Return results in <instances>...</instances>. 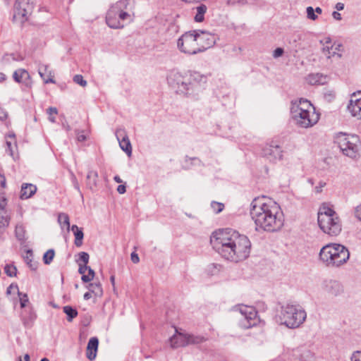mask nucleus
I'll use <instances>...</instances> for the list:
<instances>
[{
	"label": "nucleus",
	"mask_w": 361,
	"mask_h": 361,
	"mask_svg": "<svg viewBox=\"0 0 361 361\" xmlns=\"http://www.w3.org/2000/svg\"><path fill=\"white\" fill-rule=\"evenodd\" d=\"M250 216L256 230L276 232L283 226V216L280 206L264 197H257L251 202Z\"/></svg>",
	"instance_id": "obj_1"
},
{
	"label": "nucleus",
	"mask_w": 361,
	"mask_h": 361,
	"mask_svg": "<svg viewBox=\"0 0 361 361\" xmlns=\"http://www.w3.org/2000/svg\"><path fill=\"white\" fill-rule=\"evenodd\" d=\"M13 78L17 82H23L27 87H30L32 84L29 73L23 68L18 69L13 73Z\"/></svg>",
	"instance_id": "obj_24"
},
{
	"label": "nucleus",
	"mask_w": 361,
	"mask_h": 361,
	"mask_svg": "<svg viewBox=\"0 0 361 361\" xmlns=\"http://www.w3.org/2000/svg\"><path fill=\"white\" fill-rule=\"evenodd\" d=\"M116 137L122 150L124 151L128 156H130L132 154V146L125 131L123 130H117Z\"/></svg>",
	"instance_id": "obj_22"
},
{
	"label": "nucleus",
	"mask_w": 361,
	"mask_h": 361,
	"mask_svg": "<svg viewBox=\"0 0 361 361\" xmlns=\"http://www.w3.org/2000/svg\"><path fill=\"white\" fill-rule=\"evenodd\" d=\"M290 116L294 123L302 128H311L319 120V114L314 106L302 98L291 102Z\"/></svg>",
	"instance_id": "obj_2"
},
{
	"label": "nucleus",
	"mask_w": 361,
	"mask_h": 361,
	"mask_svg": "<svg viewBox=\"0 0 361 361\" xmlns=\"http://www.w3.org/2000/svg\"><path fill=\"white\" fill-rule=\"evenodd\" d=\"M99 340L97 337H92L87 343L86 355L90 360H94L97 356Z\"/></svg>",
	"instance_id": "obj_25"
},
{
	"label": "nucleus",
	"mask_w": 361,
	"mask_h": 361,
	"mask_svg": "<svg viewBox=\"0 0 361 361\" xmlns=\"http://www.w3.org/2000/svg\"><path fill=\"white\" fill-rule=\"evenodd\" d=\"M10 217L7 212H0V230L3 228H6L9 225Z\"/></svg>",
	"instance_id": "obj_36"
},
{
	"label": "nucleus",
	"mask_w": 361,
	"mask_h": 361,
	"mask_svg": "<svg viewBox=\"0 0 361 361\" xmlns=\"http://www.w3.org/2000/svg\"><path fill=\"white\" fill-rule=\"evenodd\" d=\"M77 140L79 142H83L86 140V136L82 133H78L77 134Z\"/></svg>",
	"instance_id": "obj_62"
},
{
	"label": "nucleus",
	"mask_w": 361,
	"mask_h": 361,
	"mask_svg": "<svg viewBox=\"0 0 361 361\" xmlns=\"http://www.w3.org/2000/svg\"><path fill=\"white\" fill-rule=\"evenodd\" d=\"M318 224L320 229L330 236L338 235L342 230L341 221L338 214L326 204L319 208Z\"/></svg>",
	"instance_id": "obj_5"
},
{
	"label": "nucleus",
	"mask_w": 361,
	"mask_h": 361,
	"mask_svg": "<svg viewBox=\"0 0 361 361\" xmlns=\"http://www.w3.org/2000/svg\"><path fill=\"white\" fill-rule=\"evenodd\" d=\"M98 178V173L97 171L90 170L87 175V187L93 190L97 186Z\"/></svg>",
	"instance_id": "obj_28"
},
{
	"label": "nucleus",
	"mask_w": 361,
	"mask_h": 361,
	"mask_svg": "<svg viewBox=\"0 0 361 361\" xmlns=\"http://www.w3.org/2000/svg\"><path fill=\"white\" fill-rule=\"evenodd\" d=\"M211 207L212 208L213 211L218 214L224 210V204L213 201L211 203Z\"/></svg>",
	"instance_id": "obj_41"
},
{
	"label": "nucleus",
	"mask_w": 361,
	"mask_h": 361,
	"mask_svg": "<svg viewBox=\"0 0 361 361\" xmlns=\"http://www.w3.org/2000/svg\"><path fill=\"white\" fill-rule=\"evenodd\" d=\"M9 140L13 142V145L15 147H16V135L13 133H9L6 136V140Z\"/></svg>",
	"instance_id": "obj_56"
},
{
	"label": "nucleus",
	"mask_w": 361,
	"mask_h": 361,
	"mask_svg": "<svg viewBox=\"0 0 361 361\" xmlns=\"http://www.w3.org/2000/svg\"><path fill=\"white\" fill-rule=\"evenodd\" d=\"M193 33L196 38L200 53L204 52L216 44L217 37L209 32L202 30H195Z\"/></svg>",
	"instance_id": "obj_14"
},
{
	"label": "nucleus",
	"mask_w": 361,
	"mask_h": 361,
	"mask_svg": "<svg viewBox=\"0 0 361 361\" xmlns=\"http://www.w3.org/2000/svg\"><path fill=\"white\" fill-rule=\"evenodd\" d=\"M283 54V49L282 48H276L274 51V53H273V56L274 58H278L281 56H282V54Z\"/></svg>",
	"instance_id": "obj_54"
},
{
	"label": "nucleus",
	"mask_w": 361,
	"mask_h": 361,
	"mask_svg": "<svg viewBox=\"0 0 361 361\" xmlns=\"http://www.w3.org/2000/svg\"><path fill=\"white\" fill-rule=\"evenodd\" d=\"M322 290L329 297H337L343 293L342 284L336 280H324L322 283Z\"/></svg>",
	"instance_id": "obj_16"
},
{
	"label": "nucleus",
	"mask_w": 361,
	"mask_h": 361,
	"mask_svg": "<svg viewBox=\"0 0 361 361\" xmlns=\"http://www.w3.org/2000/svg\"><path fill=\"white\" fill-rule=\"evenodd\" d=\"M114 9H116L117 11L126 12L134 18V0H120L113 4L111 6Z\"/></svg>",
	"instance_id": "obj_19"
},
{
	"label": "nucleus",
	"mask_w": 361,
	"mask_h": 361,
	"mask_svg": "<svg viewBox=\"0 0 361 361\" xmlns=\"http://www.w3.org/2000/svg\"><path fill=\"white\" fill-rule=\"evenodd\" d=\"M89 254L85 252H81L79 254V260L83 262V264H87L89 262Z\"/></svg>",
	"instance_id": "obj_47"
},
{
	"label": "nucleus",
	"mask_w": 361,
	"mask_h": 361,
	"mask_svg": "<svg viewBox=\"0 0 361 361\" xmlns=\"http://www.w3.org/2000/svg\"><path fill=\"white\" fill-rule=\"evenodd\" d=\"M251 243L248 238L231 228H227V261L239 262L250 253Z\"/></svg>",
	"instance_id": "obj_3"
},
{
	"label": "nucleus",
	"mask_w": 361,
	"mask_h": 361,
	"mask_svg": "<svg viewBox=\"0 0 361 361\" xmlns=\"http://www.w3.org/2000/svg\"><path fill=\"white\" fill-rule=\"evenodd\" d=\"M7 204L6 198L4 196H0V212H7L6 209V206Z\"/></svg>",
	"instance_id": "obj_48"
},
{
	"label": "nucleus",
	"mask_w": 361,
	"mask_h": 361,
	"mask_svg": "<svg viewBox=\"0 0 361 361\" xmlns=\"http://www.w3.org/2000/svg\"><path fill=\"white\" fill-rule=\"evenodd\" d=\"M38 73L40 77L44 80V82L47 83H55V80L53 77V72L49 68V66L47 64H39L38 67Z\"/></svg>",
	"instance_id": "obj_23"
},
{
	"label": "nucleus",
	"mask_w": 361,
	"mask_h": 361,
	"mask_svg": "<svg viewBox=\"0 0 361 361\" xmlns=\"http://www.w3.org/2000/svg\"><path fill=\"white\" fill-rule=\"evenodd\" d=\"M47 114L49 115V120L51 123H54L56 121V118L54 116H53V114H58L57 109L56 107H49L47 109Z\"/></svg>",
	"instance_id": "obj_45"
},
{
	"label": "nucleus",
	"mask_w": 361,
	"mask_h": 361,
	"mask_svg": "<svg viewBox=\"0 0 361 361\" xmlns=\"http://www.w3.org/2000/svg\"><path fill=\"white\" fill-rule=\"evenodd\" d=\"M187 80L186 73H182L176 71H171L167 76V82L169 85L173 89L176 93L179 89L184 90L183 88V80Z\"/></svg>",
	"instance_id": "obj_18"
},
{
	"label": "nucleus",
	"mask_w": 361,
	"mask_h": 361,
	"mask_svg": "<svg viewBox=\"0 0 361 361\" xmlns=\"http://www.w3.org/2000/svg\"><path fill=\"white\" fill-rule=\"evenodd\" d=\"M58 221L62 228L66 226L68 231L70 230V221L68 214L65 213L59 214L58 216Z\"/></svg>",
	"instance_id": "obj_34"
},
{
	"label": "nucleus",
	"mask_w": 361,
	"mask_h": 361,
	"mask_svg": "<svg viewBox=\"0 0 361 361\" xmlns=\"http://www.w3.org/2000/svg\"><path fill=\"white\" fill-rule=\"evenodd\" d=\"M350 257L348 249L341 244L329 243L323 246L319 253V261L330 268L339 267Z\"/></svg>",
	"instance_id": "obj_4"
},
{
	"label": "nucleus",
	"mask_w": 361,
	"mask_h": 361,
	"mask_svg": "<svg viewBox=\"0 0 361 361\" xmlns=\"http://www.w3.org/2000/svg\"><path fill=\"white\" fill-rule=\"evenodd\" d=\"M6 178L4 175L0 174V188L1 189H4L6 188Z\"/></svg>",
	"instance_id": "obj_59"
},
{
	"label": "nucleus",
	"mask_w": 361,
	"mask_h": 361,
	"mask_svg": "<svg viewBox=\"0 0 361 361\" xmlns=\"http://www.w3.org/2000/svg\"><path fill=\"white\" fill-rule=\"evenodd\" d=\"M15 235L17 240L20 243H24L27 240L25 228L22 223L16 224L15 228Z\"/></svg>",
	"instance_id": "obj_29"
},
{
	"label": "nucleus",
	"mask_w": 361,
	"mask_h": 361,
	"mask_svg": "<svg viewBox=\"0 0 361 361\" xmlns=\"http://www.w3.org/2000/svg\"><path fill=\"white\" fill-rule=\"evenodd\" d=\"M72 181H73L74 188L79 192L80 195L82 196V192H81L80 189L79 183H78L77 179H76V178H75V176L74 175H73Z\"/></svg>",
	"instance_id": "obj_53"
},
{
	"label": "nucleus",
	"mask_w": 361,
	"mask_h": 361,
	"mask_svg": "<svg viewBox=\"0 0 361 361\" xmlns=\"http://www.w3.org/2000/svg\"><path fill=\"white\" fill-rule=\"evenodd\" d=\"M4 271L7 276L12 277L16 275L17 269L13 264H6L4 267Z\"/></svg>",
	"instance_id": "obj_39"
},
{
	"label": "nucleus",
	"mask_w": 361,
	"mask_h": 361,
	"mask_svg": "<svg viewBox=\"0 0 361 361\" xmlns=\"http://www.w3.org/2000/svg\"><path fill=\"white\" fill-rule=\"evenodd\" d=\"M133 18L129 13L117 11L116 9L110 7L106 16V22L111 28L121 29L124 27L126 22L130 23Z\"/></svg>",
	"instance_id": "obj_12"
},
{
	"label": "nucleus",
	"mask_w": 361,
	"mask_h": 361,
	"mask_svg": "<svg viewBox=\"0 0 361 361\" xmlns=\"http://www.w3.org/2000/svg\"><path fill=\"white\" fill-rule=\"evenodd\" d=\"M33 6L28 0H17L14 5L13 21L22 25L32 13Z\"/></svg>",
	"instance_id": "obj_13"
},
{
	"label": "nucleus",
	"mask_w": 361,
	"mask_h": 361,
	"mask_svg": "<svg viewBox=\"0 0 361 361\" xmlns=\"http://www.w3.org/2000/svg\"><path fill=\"white\" fill-rule=\"evenodd\" d=\"M78 265H79L78 272L80 274H82V276L85 275V273L86 271H87V268H89V267L87 266L86 264H81L80 263H78Z\"/></svg>",
	"instance_id": "obj_52"
},
{
	"label": "nucleus",
	"mask_w": 361,
	"mask_h": 361,
	"mask_svg": "<svg viewBox=\"0 0 361 361\" xmlns=\"http://www.w3.org/2000/svg\"><path fill=\"white\" fill-rule=\"evenodd\" d=\"M55 255V252L53 249L48 250L43 256V261L45 264H49Z\"/></svg>",
	"instance_id": "obj_37"
},
{
	"label": "nucleus",
	"mask_w": 361,
	"mask_h": 361,
	"mask_svg": "<svg viewBox=\"0 0 361 361\" xmlns=\"http://www.w3.org/2000/svg\"><path fill=\"white\" fill-rule=\"evenodd\" d=\"M247 2V0H228L227 4H238L240 6L245 5Z\"/></svg>",
	"instance_id": "obj_49"
},
{
	"label": "nucleus",
	"mask_w": 361,
	"mask_h": 361,
	"mask_svg": "<svg viewBox=\"0 0 361 361\" xmlns=\"http://www.w3.org/2000/svg\"><path fill=\"white\" fill-rule=\"evenodd\" d=\"M355 216L357 219L361 221V204L355 207Z\"/></svg>",
	"instance_id": "obj_55"
},
{
	"label": "nucleus",
	"mask_w": 361,
	"mask_h": 361,
	"mask_svg": "<svg viewBox=\"0 0 361 361\" xmlns=\"http://www.w3.org/2000/svg\"><path fill=\"white\" fill-rule=\"evenodd\" d=\"M332 17L336 20H341L342 19L341 14L338 11H333Z\"/></svg>",
	"instance_id": "obj_61"
},
{
	"label": "nucleus",
	"mask_w": 361,
	"mask_h": 361,
	"mask_svg": "<svg viewBox=\"0 0 361 361\" xmlns=\"http://www.w3.org/2000/svg\"><path fill=\"white\" fill-rule=\"evenodd\" d=\"M262 154L271 162H276L283 159V150L278 145H267L263 149Z\"/></svg>",
	"instance_id": "obj_17"
},
{
	"label": "nucleus",
	"mask_w": 361,
	"mask_h": 361,
	"mask_svg": "<svg viewBox=\"0 0 361 361\" xmlns=\"http://www.w3.org/2000/svg\"><path fill=\"white\" fill-rule=\"evenodd\" d=\"M351 361H361V352H355L351 356Z\"/></svg>",
	"instance_id": "obj_51"
},
{
	"label": "nucleus",
	"mask_w": 361,
	"mask_h": 361,
	"mask_svg": "<svg viewBox=\"0 0 361 361\" xmlns=\"http://www.w3.org/2000/svg\"><path fill=\"white\" fill-rule=\"evenodd\" d=\"M307 16L309 19L315 20L318 16L315 14L314 9L312 6H308L306 9Z\"/></svg>",
	"instance_id": "obj_44"
},
{
	"label": "nucleus",
	"mask_w": 361,
	"mask_h": 361,
	"mask_svg": "<svg viewBox=\"0 0 361 361\" xmlns=\"http://www.w3.org/2000/svg\"><path fill=\"white\" fill-rule=\"evenodd\" d=\"M210 243L216 252L224 257L226 252V230L219 228L213 231L210 236Z\"/></svg>",
	"instance_id": "obj_15"
},
{
	"label": "nucleus",
	"mask_w": 361,
	"mask_h": 361,
	"mask_svg": "<svg viewBox=\"0 0 361 361\" xmlns=\"http://www.w3.org/2000/svg\"><path fill=\"white\" fill-rule=\"evenodd\" d=\"M18 295L20 297V307L22 308L25 307L28 302V297L26 293H22L18 290Z\"/></svg>",
	"instance_id": "obj_43"
},
{
	"label": "nucleus",
	"mask_w": 361,
	"mask_h": 361,
	"mask_svg": "<svg viewBox=\"0 0 361 361\" xmlns=\"http://www.w3.org/2000/svg\"><path fill=\"white\" fill-rule=\"evenodd\" d=\"M326 185V183L324 182V181H320L318 184V185H317L315 188H314V192L316 193H320L322 191V188L324 187H325Z\"/></svg>",
	"instance_id": "obj_50"
},
{
	"label": "nucleus",
	"mask_w": 361,
	"mask_h": 361,
	"mask_svg": "<svg viewBox=\"0 0 361 361\" xmlns=\"http://www.w3.org/2000/svg\"><path fill=\"white\" fill-rule=\"evenodd\" d=\"M334 49V45H331V47L326 45L324 46L322 49V51L325 56H326L327 58H331V56H334L336 55V51H333Z\"/></svg>",
	"instance_id": "obj_42"
},
{
	"label": "nucleus",
	"mask_w": 361,
	"mask_h": 361,
	"mask_svg": "<svg viewBox=\"0 0 361 361\" xmlns=\"http://www.w3.org/2000/svg\"><path fill=\"white\" fill-rule=\"evenodd\" d=\"M177 48L180 52L188 55L200 53L193 30L185 32L178 38Z\"/></svg>",
	"instance_id": "obj_11"
},
{
	"label": "nucleus",
	"mask_w": 361,
	"mask_h": 361,
	"mask_svg": "<svg viewBox=\"0 0 361 361\" xmlns=\"http://www.w3.org/2000/svg\"><path fill=\"white\" fill-rule=\"evenodd\" d=\"M73 81L82 87H85L87 85V81L83 79V77L81 75H75L73 77Z\"/></svg>",
	"instance_id": "obj_46"
},
{
	"label": "nucleus",
	"mask_w": 361,
	"mask_h": 361,
	"mask_svg": "<svg viewBox=\"0 0 361 361\" xmlns=\"http://www.w3.org/2000/svg\"><path fill=\"white\" fill-rule=\"evenodd\" d=\"M176 333L170 338L169 343L172 348L185 347L190 344H198L204 342L206 339L201 336H195L179 332L175 329Z\"/></svg>",
	"instance_id": "obj_10"
},
{
	"label": "nucleus",
	"mask_w": 361,
	"mask_h": 361,
	"mask_svg": "<svg viewBox=\"0 0 361 361\" xmlns=\"http://www.w3.org/2000/svg\"><path fill=\"white\" fill-rule=\"evenodd\" d=\"M11 290H18V286L17 285H13V284L10 285L8 287V288H7V290H6L7 293L10 294L11 292Z\"/></svg>",
	"instance_id": "obj_64"
},
{
	"label": "nucleus",
	"mask_w": 361,
	"mask_h": 361,
	"mask_svg": "<svg viewBox=\"0 0 361 361\" xmlns=\"http://www.w3.org/2000/svg\"><path fill=\"white\" fill-rule=\"evenodd\" d=\"M187 80H183V88L179 89L178 94L185 96H195L202 89L203 85L207 82L208 75L202 74L197 71H190L186 73Z\"/></svg>",
	"instance_id": "obj_8"
},
{
	"label": "nucleus",
	"mask_w": 361,
	"mask_h": 361,
	"mask_svg": "<svg viewBox=\"0 0 361 361\" xmlns=\"http://www.w3.org/2000/svg\"><path fill=\"white\" fill-rule=\"evenodd\" d=\"M75 235V245L76 247H80L82 245V239L84 233L82 229L79 228L77 225H73L71 227Z\"/></svg>",
	"instance_id": "obj_30"
},
{
	"label": "nucleus",
	"mask_w": 361,
	"mask_h": 361,
	"mask_svg": "<svg viewBox=\"0 0 361 361\" xmlns=\"http://www.w3.org/2000/svg\"><path fill=\"white\" fill-rule=\"evenodd\" d=\"M6 151L9 154V155L15 160L18 157H16L14 154V149L17 148V146L15 147L13 145V142L9 140H6Z\"/></svg>",
	"instance_id": "obj_38"
},
{
	"label": "nucleus",
	"mask_w": 361,
	"mask_h": 361,
	"mask_svg": "<svg viewBox=\"0 0 361 361\" xmlns=\"http://www.w3.org/2000/svg\"><path fill=\"white\" fill-rule=\"evenodd\" d=\"M130 258H131L132 262L135 264L138 263L140 261L138 255L137 253H135V252L131 253Z\"/></svg>",
	"instance_id": "obj_58"
},
{
	"label": "nucleus",
	"mask_w": 361,
	"mask_h": 361,
	"mask_svg": "<svg viewBox=\"0 0 361 361\" xmlns=\"http://www.w3.org/2000/svg\"><path fill=\"white\" fill-rule=\"evenodd\" d=\"M223 269V266L218 264H210L207 266L206 271L208 275L214 276L219 274V272Z\"/></svg>",
	"instance_id": "obj_33"
},
{
	"label": "nucleus",
	"mask_w": 361,
	"mask_h": 361,
	"mask_svg": "<svg viewBox=\"0 0 361 361\" xmlns=\"http://www.w3.org/2000/svg\"><path fill=\"white\" fill-rule=\"evenodd\" d=\"M63 312L68 316V321L71 322L73 318L76 317L78 315V312L75 309H73L71 306H65L63 307Z\"/></svg>",
	"instance_id": "obj_35"
},
{
	"label": "nucleus",
	"mask_w": 361,
	"mask_h": 361,
	"mask_svg": "<svg viewBox=\"0 0 361 361\" xmlns=\"http://www.w3.org/2000/svg\"><path fill=\"white\" fill-rule=\"evenodd\" d=\"M37 191V187L31 183H25L21 187L20 198L28 199Z\"/></svg>",
	"instance_id": "obj_27"
},
{
	"label": "nucleus",
	"mask_w": 361,
	"mask_h": 361,
	"mask_svg": "<svg viewBox=\"0 0 361 361\" xmlns=\"http://www.w3.org/2000/svg\"><path fill=\"white\" fill-rule=\"evenodd\" d=\"M7 116L8 114L6 111L4 109L0 107V120L4 121L7 118Z\"/></svg>",
	"instance_id": "obj_57"
},
{
	"label": "nucleus",
	"mask_w": 361,
	"mask_h": 361,
	"mask_svg": "<svg viewBox=\"0 0 361 361\" xmlns=\"http://www.w3.org/2000/svg\"><path fill=\"white\" fill-rule=\"evenodd\" d=\"M197 13L195 16V20L200 23L204 20V14L207 10V6L204 4H201L196 8Z\"/></svg>",
	"instance_id": "obj_32"
},
{
	"label": "nucleus",
	"mask_w": 361,
	"mask_h": 361,
	"mask_svg": "<svg viewBox=\"0 0 361 361\" xmlns=\"http://www.w3.org/2000/svg\"><path fill=\"white\" fill-rule=\"evenodd\" d=\"M188 160L192 161L194 164H200L201 162L200 160L197 157L188 158V157H186L185 161H188Z\"/></svg>",
	"instance_id": "obj_63"
},
{
	"label": "nucleus",
	"mask_w": 361,
	"mask_h": 361,
	"mask_svg": "<svg viewBox=\"0 0 361 361\" xmlns=\"http://www.w3.org/2000/svg\"><path fill=\"white\" fill-rule=\"evenodd\" d=\"M293 355L295 361H315L314 353L305 347L294 350Z\"/></svg>",
	"instance_id": "obj_21"
},
{
	"label": "nucleus",
	"mask_w": 361,
	"mask_h": 361,
	"mask_svg": "<svg viewBox=\"0 0 361 361\" xmlns=\"http://www.w3.org/2000/svg\"><path fill=\"white\" fill-rule=\"evenodd\" d=\"M87 271H88V274L83 275L81 277L82 281L85 283L91 281L94 279V274H95L94 270L92 269H91L90 267H89V268H87Z\"/></svg>",
	"instance_id": "obj_40"
},
{
	"label": "nucleus",
	"mask_w": 361,
	"mask_h": 361,
	"mask_svg": "<svg viewBox=\"0 0 361 361\" xmlns=\"http://www.w3.org/2000/svg\"><path fill=\"white\" fill-rule=\"evenodd\" d=\"M307 80L308 83L312 85H321L327 82V77L321 73L310 74Z\"/></svg>",
	"instance_id": "obj_26"
},
{
	"label": "nucleus",
	"mask_w": 361,
	"mask_h": 361,
	"mask_svg": "<svg viewBox=\"0 0 361 361\" xmlns=\"http://www.w3.org/2000/svg\"><path fill=\"white\" fill-rule=\"evenodd\" d=\"M117 191L119 194H124L126 191L125 185H119L117 188Z\"/></svg>",
	"instance_id": "obj_60"
},
{
	"label": "nucleus",
	"mask_w": 361,
	"mask_h": 361,
	"mask_svg": "<svg viewBox=\"0 0 361 361\" xmlns=\"http://www.w3.org/2000/svg\"><path fill=\"white\" fill-rule=\"evenodd\" d=\"M347 108L353 116L361 120V98H357L356 93L351 95Z\"/></svg>",
	"instance_id": "obj_20"
},
{
	"label": "nucleus",
	"mask_w": 361,
	"mask_h": 361,
	"mask_svg": "<svg viewBox=\"0 0 361 361\" xmlns=\"http://www.w3.org/2000/svg\"><path fill=\"white\" fill-rule=\"evenodd\" d=\"M307 313L298 305L286 304L281 306L276 322L288 329H297L305 321Z\"/></svg>",
	"instance_id": "obj_6"
},
{
	"label": "nucleus",
	"mask_w": 361,
	"mask_h": 361,
	"mask_svg": "<svg viewBox=\"0 0 361 361\" xmlns=\"http://www.w3.org/2000/svg\"><path fill=\"white\" fill-rule=\"evenodd\" d=\"M336 142L344 155L351 159L360 156L361 141L357 135L340 133L336 137Z\"/></svg>",
	"instance_id": "obj_7"
},
{
	"label": "nucleus",
	"mask_w": 361,
	"mask_h": 361,
	"mask_svg": "<svg viewBox=\"0 0 361 361\" xmlns=\"http://www.w3.org/2000/svg\"><path fill=\"white\" fill-rule=\"evenodd\" d=\"M88 288L97 297H101L103 294V289L99 282L90 283Z\"/></svg>",
	"instance_id": "obj_31"
},
{
	"label": "nucleus",
	"mask_w": 361,
	"mask_h": 361,
	"mask_svg": "<svg viewBox=\"0 0 361 361\" xmlns=\"http://www.w3.org/2000/svg\"><path fill=\"white\" fill-rule=\"evenodd\" d=\"M231 311L239 312L241 316L240 325L244 329L251 328L259 322L257 312L252 306L240 305L233 307Z\"/></svg>",
	"instance_id": "obj_9"
}]
</instances>
